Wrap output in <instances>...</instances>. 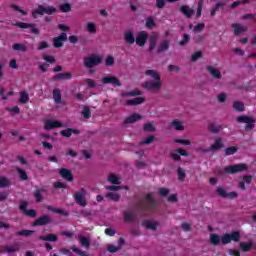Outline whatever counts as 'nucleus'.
I'll return each mask as SVG.
<instances>
[{"instance_id": "obj_50", "label": "nucleus", "mask_w": 256, "mask_h": 256, "mask_svg": "<svg viewBox=\"0 0 256 256\" xmlns=\"http://www.w3.org/2000/svg\"><path fill=\"white\" fill-rule=\"evenodd\" d=\"M71 250L79 256H90L89 253L77 248V246H71Z\"/></svg>"}, {"instance_id": "obj_49", "label": "nucleus", "mask_w": 256, "mask_h": 256, "mask_svg": "<svg viewBox=\"0 0 256 256\" xmlns=\"http://www.w3.org/2000/svg\"><path fill=\"white\" fill-rule=\"evenodd\" d=\"M9 185H11V180L5 176H0V188L9 187Z\"/></svg>"}, {"instance_id": "obj_56", "label": "nucleus", "mask_w": 256, "mask_h": 256, "mask_svg": "<svg viewBox=\"0 0 256 256\" xmlns=\"http://www.w3.org/2000/svg\"><path fill=\"white\" fill-rule=\"evenodd\" d=\"M191 37L189 34H184L182 40L179 42L180 47H185L189 43Z\"/></svg>"}, {"instance_id": "obj_21", "label": "nucleus", "mask_w": 256, "mask_h": 256, "mask_svg": "<svg viewBox=\"0 0 256 256\" xmlns=\"http://www.w3.org/2000/svg\"><path fill=\"white\" fill-rule=\"evenodd\" d=\"M124 221H126V223H135V221H137V214L131 210H127L124 212Z\"/></svg>"}, {"instance_id": "obj_10", "label": "nucleus", "mask_w": 256, "mask_h": 256, "mask_svg": "<svg viewBox=\"0 0 256 256\" xmlns=\"http://www.w3.org/2000/svg\"><path fill=\"white\" fill-rule=\"evenodd\" d=\"M52 221L51 216L45 214L36 219L32 223V227H43L45 225H49V223H52Z\"/></svg>"}, {"instance_id": "obj_31", "label": "nucleus", "mask_w": 256, "mask_h": 256, "mask_svg": "<svg viewBox=\"0 0 256 256\" xmlns=\"http://www.w3.org/2000/svg\"><path fill=\"white\" fill-rule=\"evenodd\" d=\"M16 237H31V235H35V230H21L15 232Z\"/></svg>"}, {"instance_id": "obj_55", "label": "nucleus", "mask_w": 256, "mask_h": 256, "mask_svg": "<svg viewBox=\"0 0 256 256\" xmlns=\"http://www.w3.org/2000/svg\"><path fill=\"white\" fill-rule=\"evenodd\" d=\"M221 129H222L221 125L210 124L208 126V131H210V133H217Z\"/></svg>"}, {"instance_id": "obj_39", "label": "nucleus", "mask_w": 256, "mask_h": 256, "mask_svg": "<svg viewBox=\"0 0 256 256\" xmlns=\"http://www.w3.org/2000/svg\"><path fill=\"white\" fill-rule=\"evenodd\" d=\"M79 240H80V245L82 247H85V249H89V247H91V241L89 240V238L85 236H79Z\"/></svg>"}, {"instance_id": "obj_24", "label": "nucleus", "mask_w": 256, "mask_h": 256, "mask_svg": "<svg viewBox=\"0 0 256 256\" xmlns=\"http://www.w3.org/2000/svg\"><path fill=\"white\" fill-rule=\"evenodd\" d=\"M73 77V75L69 72H65V73H60L58 75H55L53 77L54 81H69L71 80V78Z\"/></svg>"}, {"instance_id": "obj_19", "label": "nucleus", "mask_w": 256, "mask_h": 256, "mask_svg": "<svg viewBox=\"0 0 256 256\" xmlns=\"http://www.w3.org/2000/svg\"><path fill=\"white\" fill-rule=\"evenodd\" d=\"M144 101H145V98L136 97V98H133V99L126 100L124 105H126L127 107H135L136 105L143 104Z\"/></svg>"}, {"instance_id": "obj_36", "label": "nucleus", "mask_w": 256, "mask_h": 256, "mask_svg": "<svg viewBox=\"0 0 256 256\" xmlns=\"http://www.w3.org/2000/svg\"><path fill=\"white\" fill-rule=\"evenodd\" d=\"M19 103H22V105L29 103V93H27V91L20 92Z\"/></svg>"}, {"instance_id": "obj_18", "label": "nucleus", "mask_w": 256, "mask_h": 256, "mask_svg": "<svg viewBox=\"0 0 256 256\" xmlns=\"http://www.w3.org/2000/svg\"><path fill=\"white\" fill-rule=\"evenodd\" d=\"M232 29H234V35L237 37L239 35H241V33H245L247 32V30L249 29L247 26H243L239 23H233L231 25Z\"/></svg>"}, {"instance_id": "obj_43", "label": "nucleus", "mask_w": 256, "mask_h": 256, "mask_svg": "<svg viewBox=\"0 0 256 256\" xmlns=\"http://www.w3.org/2000/svg\"><path fill=\"white\" fill-rule=\"evenodd\" d=\"M156 25L157 24L155 23V19H153V17H148L146 19L145 27L147 29H150V30L155 29Z\"/></svg>"}, {"instance_id": "obj_54", "label": "nucleus", "mask_w": 256, "mask_h": 256, "mask_svg": "<svg viewBox=\"0 0 256 256\" xmlns=\"http://www.w3.org/2000/svg\"><path fill=\"white\" fill-rule=\"evenodd\" d=\"M137 95H141L140 90H133L130 92H125L124 94H122V97H137Z\"/></svg>"}, {"instance_id": "obj_11", "label": "nucleus", "mask_w": 256, "mask_h": 256, "mask_svg": "<svg viewBox=\"0 0 256 256\" xmlns=\"http://www.w3.org/2000/svg\"><path fill=\"white\" fill-rule=\"evenodd\" d=\"M149 39V34L145 31H140L135 39V43L138 47H145L147 40Z\"/></svg>"}, {"instance_id": "obj_60", "label": "nucleus", "mask_w": 256, "mask_h": 256, "mask_svg": "<svg viewBox=\"0 0 256 256\" xmlns=\"http://www.w3.org/2000/svg\"><path fill=\"white\" fill-rule=\"evenodd\" d=\"M202 57H203V52L197 51V52H195V53L191 56V61H192V63H195V61H197V59H201Z\"/></svg>"}, {"instance_id": "obj_17", "label": "nucleus", "mask_w": 256, "mask_h": 256, "mask_svg": "<svg viewBox=\"0 0 256 256\" xmlns=\"http://www.w3.org/2000/svg\"><path fill=\"white\" fill-rule=\"evenodd\" d=\"M59 175L62 177V179H65L66 181H69L70 183L74 181L73 173L71 170L67 168H62L59 170Z\"/></svg>"}, {"instance_id": "obj_37", "label": "nucleus", "mask_w": 256, "mask_h": 256, "mask_svg": "<svg viewBox=\"0 0 256 256\" xmlns=\"http://www.w3.org/2000/svg\"><path fill=\"white\" fill-rule=\"evenodd\" d=\"M171 125H172V127H174V129L176 131H184L185 130V126H183V123L177 119L173 120Z\"/></svg>"}, {"instance_id": "obj_40", "label": "nucleus", "mask_w": 256, "mask_h": 256, "mask_svg": "<svg viewBox=\"0 0 256 256\" xmlns=\"http://www.w3.org/2000/svg\"><path fill=\"white\" fill-rule=\"evenodd\" d=\"M155 47H157V36H151L149 46H148V51L151 53L152 51L155 50Z\"/></svg>"}, {"instance_id": "obj_30", "label": "nucleus", "mask_w": 256, "mask_h": 256, "mask_svg": "<svg viewBox=\"0 0 256 256\" xmlns=\"http://www.w3.org/2000/svg\"><path fill=\"white\" fill-rule=\"evenodd\" d=\"M206 71H209L210 75H212V77L215 79H221L222 77L221 72L213 66H207Z\"/></svg>"}, {"instance_id": "obj_23", "label": "nucleus", "mask_w": 256, "mask_h": 256, "mask_svg": "<svg viewBox=\"0 0 256 256\" xmlns=\"http://www.w3.org/2000/svg\"><path fill=\"white\" fill-rule=\"evenodd\" d=\"M158 226H159L158 222H154L151 220H145L142 222V227H146V229H150V231H157Z\"/></svg>"}, {"instance_id": "obj_15", "label": "nucleus", "mask_w": 256, "mask_h": 256, "mask_svg": "<svg viewBox=\"0 0 256 256\" xmlns=\"http://www.w3.org/2000/svg\"><path fill=\"white\" fill-rule=\"evenodd\" d=\"M59 127H63V123L51 119L45 121L44 129H46V131H51V129H57Z\"/></svg>"}, {"instance_id": "obj_9", "label": "nucleus", "mask_w": 256, "mask_h": 256, "mask_svg": "<svg viewBox=\"0 0 256 256\" xmlns=\"http://www.w3.org/2000/svg\"><path fill=\"white\" fill-rule=\"evenodd\" d=\"M27 207H29V202L23 201L19 205L20 211L26 216L31 217L32 219H35L37 217V211L35 209L28 210Z\"/></svg>"}, {"instance_id": "obj_38", "label": "nucleus", "mask_w": 256, "mask_h": 256, "mask_svg": "<svg viewBox=\"0 0 256 256\" xmlns=\"http://www.w3.org/2000/svg\"><path fill=\"white\" fill-rule=\"evenodd\" d=\"M233 109L239 113H243V111H245V104L241 101H235L233 103Z\"/></svg>"}, {"instance_id": "obj_44", "label": "nucleus", "mask_w": 256, "mask_h": 256, "mask_svg": "<svg viewBox=\"0 0 256 256\" xmlns=\"http://www.w3.org/2000/svg\"><path fill=\"white\" fill-rule=\"evenodd\" d=\"M16 171H17L21 181H27V179H29V175H27V172L25 170L21 169L20 167H17Z\"/></svg>"}, {"instance_id": "obj_13", "label": "nucleus", "mask_w": 256, "mask_h": 256, "mask_svg": "<svg viewBox=\"0 0 256 256\" xmlns=\"http://www.w3.org/2000/svg\"><path fill=\"white\" fill-rule=\"evenodd\" d=\"M102 83L104 85H114V87H121V81L116 76H105L102 78Z\"/></svg>"}, {"instance_id": "obj_48", "label": "nucleus", "mask_w": 256, "mask_h": 256, "mask_svg": "<svg viewBox=\"0 0 256 256\" xmlns=\"http://www.w3.org/2000/svg\"><path fill=\"white\" fill-rule=\"evenodd\" d=\"M237 151H239V148H237V146L228 147L224 150V155L226 156L235 155Z\"/></svg>"}, {"instance_id": "obj_45", "label": "nucleus", "mask_w": 256, "mask_h": 256, "mask_svg": "<svg viewBox=\"0 0 256 256\" xmlns=\"http://www.w3.org/2000/svg\"><path fill=\"white\" fill-rule=\"evenodd\" d=\"M145 75H150L155 81H161V76L155 70H146Z\"/></svg>"}, {"instance_id": "obj_42", "label": "nucleus", "mask_w": 256, "mask_h": 256, "mask_svg": "<svg viewBox=\"0 0 256 256\" xmlns=\"http://www.w3.org/2000/svg\"><path fill=\"white\" fill-rule=\"evenodd\" d=\"M52 97H53L55 103H57V104L61 103V97H62L61 90L54 89L52 92Z\"/></svg>"}, {"instance_id": "obj_5", "label": "nucleus", "mask_w": 256, "mask_h": 256, "mask_svg": "<svg viewBox=\"0 0 256 256\" xmlns=\"http://www.w3.org/2000/svg\"><path fill=\"white\" fill-rule=\"evenodd\" d=\"M75 203L80 207H87V190L85 188H80L79 191L73 195Z\"/></svg>"}, {"instance_id": "obj_8", "label": "nucleus", "mask_w": 256, "mask_h": 256, "mask_svg": "<svg viewBox=\"0 0 256 256\" xmlns=\"http://www.w3.org/2000/svg\"><path fill=\"white\" fill-rule=\"evenodd\" d=\"M13 25L15 27H19L20 29H30V32L33 33V35H39L40 33L36 23L16 22Z\"/></svg>"}, {"instance_id": "obj_16", "label": "nucleus", "mask_w": 256, "mask_h": 256, "mask_svg": "<svg viewBox=\"0 0 256 256\" xmlns=\"http://www.w3.org/2000/svg\"><path fill=\"white\" fill-rule=\"evenodd\" d=\"M180 12L182 15H184V17H186V19H191V17L195 15V10H193V8H191L189 5L180 6Z\"/></svg>"}, {"instance_id": "obj_35", "label": "nucleus", "mask_w": 256, "mask_h": 256, "mask_svg": "<svg viewBox=\"0 0 256 256\" xmlns=\"http://www.w3.org/2000/svg\"><path fill=\"white\" fill-rule=\"evenodd\" d=\"M13 51H20L21 53H25L27 51V46L23 43H14L12 45Z\"/></svg>"}, {"instance_id": "obj_46", "label": "nucleus", "mask_w": 256, "mask_h": 256, "mask_svg": "<svg viewBox=\"0 0 256 256\" xmlns=\"http://www.w3.org/2000/svg\"><path fill=\"white\" fill-rule=\"evenodd\" d=\"M86 31L90 33L91 35L97 33V26H95V23L93 22H88L86 25Z\"/></svg>"}, {"instance_id": "obj_25", "label": "nucleus", "mask_w": 256, "mask_h": 256, "mask_svg": "<svg viewBox=\"0 0 256 256\" xmlns=\"http://www.w3.org/2000/svg\"><path fill=\"white\" fill-rule=\"evenodd\" d=\"M79 135V133H81V131H79L78 129H73V128H68L65 130H61L60 131V135H62V137H71L72 135Z\"/></svg>"}, {"instance_id": "obj_29", "label": "nucleus", "mask_w": 256, "mask_h": 256, "mask_svg": "<svg viewBox=\"0 0 256 256\" xmlns=\"http://www.w3.org/2000/svg\"><path fill=\"white\" fill-rule=\"evenodd\" d=\"M143 116L141 114H132L131 116L127 117L124 120L125 125H129L131 123H136V121H139V119H142Z\"/></svg>"}, {"instance_id": "obj_14", "label": "nucleus", "mask_w": 256, "mask_h": 256, "mask_svg": "<svg viewBox=\"0 0 256 256\" xmlns=\"http://www.w3.org/2000/svg\"><path fill=\"white\" fill-rule=\"evenodd\" d=\"M65 41H67V33L63 32L58 37L53 39V47L55 49H61Z\"/></svg>"}, {"instance_id": "obj_7", "label": "nucleus", "mask_w": 256, "mask_h": 256, "mask_svg": "<svg viewBox=\"0 0 256 256\" xmlns=\"http://www.w3.org/2000/svg\"><path fill=\"white\" fill-rule=\"evenodd\" d=\"M155 208V200L140 202L136 205V211H138L139 213H147V211H154Z\"/></svg>"}, {"instance_id": "obj_3", "label": "nucleus", "mask_w": 256, "mask_h": 256, "mask_svg": "<svg viewBox=\"0 0 256 256\" xmlns=\"http://www.w3.org/2000/svg\"><path fill=\"white\" fill-rule=\"evenodd\" d=\"M249 167L245 163H239L234 165H229L224 167L225 173H228L229 175H235L237 173H243V171H247Z\"/></svg>"}, {"instance_id": "obj_59", "label": "nucleus", "mask_w": 256, "mask_h": 256, "mask_svg": "<svg viewBox=\"0 0 256 256\" xmlns=\"http://www.w3.org/2000/svg\"><path fill=\"white\" fill-rule=\"evenodd\" d=\"M155 141V136L150 135L146 139L140 142V145H150V143H153Z\"/></svg>"}, {"instance_id": "obj_4", "label": "nucleus", "mask_w": 256, "mask_h": 256, "mask_svg": "<svg viewBox=\"0 0 256 256\" xmlns=\"http://www.w3.org/2000/svg\"><path fill=\"white\" fill-rule=\"evenodd\" d=\"M237 123H245V131H253L255 129L256 119L247 115H241L236 118Z\"/></svg>"}, {"instance_id": "obj_63", "label": "nucleus", "mask_w": 256, "mask_h": 256, "mask_svg": "<svg viewBox=\"0 0 256 256\" xmlns=\"http://www.w3.org/2000/svg\"><path fill=\"white\" fill-rule=\"evenodd\" d=\"M205 29V24L204 23H198L196 26H194L193 31L195 33H201Z\"/></svg>"}, {"instance_id": "obj_51", "label": "nucleus", "mask_w": 256, "mask_h": 256, "mask_svg": "<svg viewBox=\"0 0 256 256\" xmlns=\"http://www.w3.org/2000/svg\"><path fill=\"white\" fill-rule=\"evenodd\" d=\"M5 253H15L16 251H19V245L15 244L12 246H4Z\"/></svg>"}, {"instance_id": "obj_28", "label": "nucleus", "mask_w": 256, "mask_h": 256, "mask_svg": "<svg viewBox=\"0 0 256 256\" xmlns=\"http://www.w3.org/2000/svg\"><path fill=\"white\" fill-rule=\"evenodd\" d=\"M46 209L48 211H52V213H56V215H64V217H67V215H69V213L67 211L60 209V208L53 207L51 205H47Z\"/></svg>"}, {"instance_id": "obj_41", "label": "nucleus", "mask_w": 256, "mask_h": 256, "mask_svg": "<svg viewBox=\"0 0 256 256\" xmlns=\"http://www.w3.org/2000/svg\"><path fill=\"white\" fill-rule=\"evenodd\" d=\"M204 1L203 0H198L197 3V9H196V19H199L203 13V5H204Z\"/></svg>"}, {"instance_id": "obj_61", "label": "nucleus", "mask_w": 256, "mask_h": 256, "mask_svg": "<svg viewBox=\"0 0 256 256\" xmlns=\"http://www.w3.org/2000/svg\"><path fill=\"white\" fill-rule=\"evenodd\" d=\"M177 173H178V179L180 181H185V177H186L185 170H183L181 167H178Z\"/></svg>"}, {"instance_id": "obj_52", "label": "nucleus", "mask_w": 256, "mask_h": 256, "mask_svg": "<svg viewBox=\"0 0 256 256\" xmlns=\"http://www.w3.org/2000/svg\"><path fill=\"white\" fill-rule=\"evenodd\" d=\"M82 116L84 119H91V109L89 106H84L82 110Z\"/></svg>"}, {"instance_id": "obj_20", "label": "nucleus", "mask_w": 256, "mask_h": 256, "mask_svg": "<svg viewBox=\"0 0 256 256\" xmlns=\"http://www.w3.org/2000/svg\"><path fill=\"white\" fill-rule=\"evenodd\" d=\"M124 41L127 45H133L135 43V33L132 30L124 32Z\"/></svg>"}, {"instance_id": "obj_47", "label": "nucleus", "mask_w": 256, "mask_h": 256, "mask_svg": "<svg viewBox=\"0 0 256 256\" xmlns=\"http://www.w3.org/2000/svg\"><path fill=\"white\" fill-rule=\"evenodd\" d=\"M108 181L112 185H121V181H119V177H117V175H115V174H110L108 176Z\"/></svg>"}, {"instance_id": "obj_22", "label": "nucleus", "mask_w": 256, "mask_h": 256, "mask_svg": "<svg viewBox=\"0 0 256 256\" xmlns=\"http://www.w3.org/2000/svg\"><path fill=\"white\" fill-rule=\"evenodd\" d=\"M169 47H170L169 40L165 39L159 44L156 50V53L158 55L161 53H165V51H169Z\"/></svg>"}, {"instance_id": "obj_53", "label": "nucleus", "mask_w": 256, "mask_h": 256, "mask_svg": "<svg viewBox=\"0 0 256 256\" xmlns=\"http://www.w3.org/2000/svg\"><path fill=\"white\" fill-rule=\"evenodd\" d=\"M107 199H110L111 201H119V199H121V195L117 194V193H113L110 192L108 194H106Z\"/></svg>"}, {"instance_id": "obj_6", "label": "nucleus", "mask_w": 256, "mask_h": 256, "mask_svg": "<svg viewBox=\"0 0 256 256\" xmlns=\"http://www.w3.org/2000/svg\"><path fill=\"white\" fill-rule=\"evenodd\" d=\"M103 58L98 55H92L84 58V67L86 69H93V67H97V65H101Z\"/></svg>"}, {"instance_id": "obj_32", "label": "nucleus", "mask_w": 256, "mask_h": 256, "mask_svg": "<svg viewBox=\"0 0 256 256\" xmlns=\"http://www.w3.org/2000/svg\"><path fill=\"white\" fill-rule=\"evenodd\" d=\"M219 149H223V140L221 138H217L210 146V151H219Z\"/></svg>"}, {"instance_id": "obj_1", "label": "nucleus", "mask_w": 256, "mask_h": 256, "mask_svg": "<svg viewBox=\"0 0 256 256\" xmlns=\"http://www.w3.org/2000/svg\"><path fill=\"white\" fill-rule=\"evenodd\" d=\"M57 13V8L54 6H44L39 4L38 7L32 11V17L37 19V15H55Z\"/></svg>"}, {"instance_id": "obj_33", "label": "nucleus", "mask_w": 256, "mask_h": 256, "mask_svg": "<svg viewBox=\"0 0 256 256\" xmlns=\"http://www.w3.org/2000/svg\"><path fill=\"white\" fill-rule=\"evenodd\" d=\"M41 193H45V189H36L34 191V199L36 203H41L43 201V194Z\"/></svg>"}, {"instance_id": "obj_26", "label": "nucleus", "mask_w": 256, "mask_h": 256, "mask_svg": "<svg viewBox=\"0 0 256 256\" xmlns=\"http://www.w3.org/2000/svg\"><path fill=\"white\" fill-rule=\"evenodd\" d=\"M39 241H50V243H57L58 238L57 235L50 233L44 236H39L38 237Z\"/></svg>"}, {"instance_id": "obj_64", "label": "nucleus", "mask_w": 256, "mask_h": 256, "mask_svg": "<svg viewBox=\"0 0 256 256\" xmlns=\"http://www.w3.org/2000/svg\"><path fill=\"white\" fill-rule=\"evenodd\" d=\"M143 129L144 131H155V126H153L151 123H146L144 124Z\"/></svg>"}, {"instance_id": "obj_57", "label": "nucleus", "mask_w": 256, "mask_h": 256, "mask_svg": "<svg viewBox=\"0 0 256 256\" xmlns=\"http://www.w3.org/2000/svg\"><path fill=\"white\" fill-rule=\"evenodd\" d=\"M217 194L219 195V197H222V199H227V191L224 190L223 187H218L216 190Z\"/></svg>"}, {"instance_id": "obj_12", "label": "nucleus", "mask_w": 256, "mask_h": 256, "mask_svg": "<svg viewBox=\"0 0 256 256\" xmlns=\"http://www.w3.org/2000/svg\"><path fill=\"white\" fill-rule=\"evenodd\" d=\"M161 80L153 81H146L143 84L144 89H147L148 91H159L161 89Z\"/></svg>"}, {"instance_id": "obj_27", "label": "nucleus", "mask_w": 256, "mask_h": 256, "mask_svg": "<svg viewBox=\"0 0 256 256\" xmlns=\"http://www.w3.org/2000/svg\"><path fill=\"white\" fill-rule=\"evenodd\" d=\"M239 247H240L241 251H243L244 253H247L253 249V247H254L253 241L240 242Z\"/></svg>"}, {"instance_id": "obj_58", "label": "nucleus", "mask_w": 256, "mask_h": 256, "mask_svg": "<svg viewBox=\"0 0 256 256\" xmlns=\"http://www.w3.org/2000/svg\"><path fill=\"white\" fill-rule=\"evenodd\" d=\"M60 11L62 13H69L71 11V4L69 3H64L60 5Z\"/></svg>"}, {"instance_id": "obj_34", "label": "nucleus", "mask_w": 256, "mask_h": 256, "mask_svg": "<svg viewBox=\"0 0 256 256\" xmlns=\"http://www.w3.org/2000/svg\"><path fill=\"white\" fill-rule=\"evenodd\" d=\"M210 243L214 247H217L218 245H221V236H219L217 234H211L210 235Z\"/></svg>"}, {"instance_id": "obj_62", "label": "nucleus", "mask_w": 256, "mask_h": 256, "mask_svg": "<svg viewBox=\"0 0 256 256\" xmlns=\"http://www.w3.org/2000/svg\"><path fill=\"white\" fill-rule=\"evenodd\" d=\"M107 251H109V253H117V251H121L120 247L115 246L113 244H109L107 247Z\"/></svg>"}, {"instance_id": "obj_2", "label": "nucleus", "mask_w": 256, "mask_h": 256, "mask_svg": "<svg viewBox=\"0 0 256 256\" xmlns=\"http://www.w3.org/2000/svg\"><path fill=\"white\" fill-rule=\"evenodd\" d=\"M241 239V233L239 231H232L231 233H226L222 235L220 238V243L222 245H229L231 241H234V243H239V240Z\"/></svg>"}]
</instances>
